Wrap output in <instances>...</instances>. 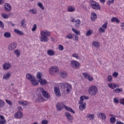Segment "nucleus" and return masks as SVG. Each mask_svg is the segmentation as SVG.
Listing matches in <instances>:
<instances>
[{"label":"nucleus","instance_id":"864d4df0","mask_svg":"<svg viewBox=\"0 0 124 124\" xmlns=\"http://www.w3.org/2000/svg\"><path fill=\"white\" fill-rule=\"evenodd\" d=\"M118 76H119V73L116 72H114L112 74V76H113V77H115V78L118 77Z\"/></svg>","mask_w":124,"mask_h":124},{"label":"nucleus","instance_id":"9b49d317","mask_svg":"<svg viewBox=\"0 0 124 124\" xmlns=\"http://www.w3.org/2000/svg\"><path fill=\"white\" fill-rule=\"evenodd\" d=\"M23 112L18 111L15 114L14 117L15 119H22L23 118Z\"/></svg>","mask_w":124,"mask_h":124},{"label":"nucleus","instance_id":"ea45409f","mask_svg":"<svg viewBox=\"0 0 124 124\" xmlns=\"http://www.w3.org/2000/svg\"><path fill=\"white\" fill-rule=\"evenodd\" d=\"M36 77L38 80H41V79H42V74L41 73H38Z\"/></svg>","mask_w":124,"mask_h":124},{"label":"nucleus","instance_id":"c85d7f7f","mask_svg":"<svg viewBox=\"0 0 124 124\" xmlns=\"http://www.w3.org/2000/svg\"><path fill=\"white\" fill-rule=\"evenodd\" d=\"M92 45L95 47V48H98L99 47V42L97 41H93L92 43Z\"/></svg>","mask_w":124,"mask_h":124},{"label":"nucleus","instance_id":"b1692460","mask_svg":"<svg viewBox=\"0 0 124 124\" xmlns=\"http://www.w3.org/2000/svg\"><path fill=\"white\" fill-rule=\"evenodd\" d=\"M66 38L68 39H73L74 38V34L70 33L66 35Z\"/></svg>","mask_w":124,"mask_h":124},{"label":"nucleus","instance_id":"1a4fd4ad","mask_svg":"<svg viewBox=\"0 0 124 124\" xmlns=\"http://www.w3.org/2000/svg\"><path fill=\"white\" fill-rule=\"evenodd\" d=\"M65 116L68 119V121L69 123H73V121H72V120H73V116H72L69 112H66L65 113Z\"/></svg>","mask_w":124,"mask_h":124},{"label":"nucleus","instance_id":"e433bc0d","mask_svg":"<svg viewBox=\"0 0 124 124\" xmlns=\"http://www.w3.org/2000/svg\"><path fill=\"white\" fill-rule=\"evenodd\" d=\"M30 12L32 14H36L37 13V10L36 9H32L30 10Z\"/></svg>","mask_w":124,"mask_h":124},{"label":"nucleus","instance_id":"7ed1b4c3","mask_svg":"<svg viewBox=\"0 0 124 124\" xmlns=\"http://www.w3.org/2000/svg\"><path fill=\"white\" fill-rule=\"evenodd\" d=\"M97 87L95 86H92L89 87L88 89V93L89 94L92 95V96H94L96 95V93H97Z\"/></svg>","mask_w":124,"mask_h":124},{"label":"nucleus","instance_id":"7c9ffc66","mask_svg":"<svg viewBox=\"0 0 124 124\" xmlns=\"http://www.w3.org/2000/svg\"><path fill=\"white\" fill-rule=\"evenodd\" d=\"M113 93H120L121 92H123V89L122 88H117L113 90Z\"/></svg>","mask_w":124,"mask_h":124},{"label":"nucleus","instance_id":"680f3d73","mask_svg":"<svg viewBox=\"0 0 124 124\" xmlns=\"http://www.w3.org/2000/svg\"><path fill=\"white\" fill-rule=\"evenodd\" d=\"M87 80H88L89 81H90V82H92V81H93V77H90L89 76V77H88V78H87Z\"/></svg>","mask_w":124,"mask_h":124},{"label":"nucleus","instance_id":"c9c22d12","mask_svg":"<svg viewBox=\"0 0 124 124\" xmlns=\"http://www.w3.org/2000/svg\"><path fill=\"white\" fill-rule=\"evenodd\" d=\"M109 122L111 124H115L116 123V118L115 117H112L109 119Z\"/></svg>","mask_w":124,"mask_h":124},{"label":"nucleus","instance_id":"a18cd8bd","mask_svg":"<svg viewBox=\"0 0 124 124\" xmlns=\"http://www.w3.org/2000/svg\"><path fill=\"white\" fill-rule=\"evenodd\" d=\"M83 76H84V78L88 79V78H89V77L90 76V74H89L87 73H83Z\"/></svg>","mask_w":124,"mask_h":124},{"label":"nucleus","instance_id":"09e8293b","mask_svg":"<svg viewBox=\"0 0 124 124\" xmlns=\"http://www.w3.org/2000/svg\"><path fill=\"white\" fill-rule=\"evenodd\" d=\"M5 101H6V103H7V104H8L9 105H10L11 106L13 105V103H12V102H11V101H10L8 99H6Z\"/></svg>","mask_w":124,"mask_h":124},{"label":"nucleus","instance_id":"6e6552de","mask_svg":"<svg viewBox=\"0 0 124 124\" xmlns=\"http://www.w3.org/2000/svg\"><path fill=\"white\" fill-rule=\"evenodd\" d=\"M12 8V7L9 3H6L4 4V11H6V12H10V11H11Z\"/></svg>","mask_w":124,"mask_h":124},{"label":"nucleus","instance_id":"6ab92c4d","mask_svg":"<svg viewBox=\"0 0 124 124\" xmlns=\"http://www.w3.org/2000/svg\"><path fill=\"white\" fill-rule=\"evenodd\" d=\"M64 109L66 110V111H68V112H71V113H73V114H75V111L73 110V109L72 108H70L69 107H68L66 106H64Z\"/></svg>","mask_w":124,"mask_h":124},{"label":"nucleus","instance_id":"69168bd1","mask_svg":"<svg viewBox=\"0 0 124 124\" xmlns=\"http://www.w3.org/2000/svg\"><path fill=\"white\" fill-rule=\"evenodd\" d=\"M121 27H122V29L123 31H124V23H122L121 24Z\"/></svg>","mask_w":124,"mask_h":124},{"label":"nucleus","instance_id":"4be33fe9","mask_svg":"<svg viewBox=\"0 0 124 124\" xmlns=\"http://www.w3.org/2000/svg\"><path fill=\"white\" fill-rule=\"evenodd\" d=\"M39 82L41 85H42L43 86H44V85H46V84H47V80L46 79H43V78L39 79Z\"/></svg>","mask_w":124,"mask_h":124},{"label":"nucleus","instance_id":"338daca9","mask_svg":"<svg viewBox=\"0 0 124 124\" xmlns=\"http://www.w3.org/2000/svg\"><path fill=\"white\" fill-rule=\"evenodd\" d=\"M0 118L1 120H5L4 119V116H2V115H0Z\"/></svg>","mask_w":124,"mask_h":124},{"label":"nucleus","instance_id":"0e129e2a","mask_svg":"<svg viewBox=\"0 0 124 124\" xmlns=\"http://www.w3.org/2000/svg\"><path fill=\"white\" fill-rule=\"evenodd\" d=\"M28 105V103H27L26 101H24L23 102L22 105H23L24 106H26Z\"/></svg>","mask_w":124,"mask_h":124},{"label":"nucleus","instance_id":"774afa93","mask_svg":"<svg viewBox=\"0 0 124 124\" xmlns=\"http://www.w3.org/2000/svg\"><path fill=\"white\" fill-rule=\"evenodd\" d=\"M116 124H124L123 122H120V121H117L116 122Z\"/></svg>","mask_w":124,"mask_h":124},{"label":"nucleus","instance_id":"a211bd4d","mask_svg":"<svg viewBox=\"0 0 124 124\" xmlns=\"http://www.w3.org/2000/svg\"><path fill=\"white\" fill-rule=\"evenodd\" d=\"M10 76H11V74L9 73L5 74L3 75V79H4V80H8V79L10 78Z\"/></svg>","mask_w":124,"mask_h":124},{"label":"nucleus","instance_id":"f03ea898","mask_svg":"<svg viewBox=\"0 0 124 124\" xmlns=\"http://www.w3.org/2000/svg\"><path fill=\"white\" fill-rule=\"evenodd\" d=\"M60 85L61 89H63L64 91H66L67 93H70V91H71V89H72V87L70 84L64 82L63 83H61Z\"/></svg>","mask_w":124,"mask_h":124},{"label":"nucleus","instance_id":"c756f323","mask_svg":"<svg viewBox=\"0 0 124 124\" xmlns=\"http://www.w3.org/2000/svg\"><path fill=\"white\" fill-rule=\"evenodd\" d=\"M14 53L15 54V55H16V56H17V58H19V57L21 56V52L20 51V50L19 49H16V50H15Z\"/></svg>","mask_w":124,"mask_h":124},{"label":"nucleus","instance_id":"473e14b6","mask_svg":"<svg viewBox=\"0 0 124 124\" xmlns=\"http://www.w3.org/2000/svg\"><path fill=\"white\" fill-rule=\"evenodd\" d=\"M4 36L6 38H9L10 37H11V33L9 32H5L4 33Z\"/></svg>","mask_w":124,"mask_h":124},{"label":"nucleus","instance_id":"393cba45","mask_svg":"<svg viewBox=\"0 0 124 124\" xmlns=\"http://www.w3.org/2000/svg\"><path fill=\"white\" fill-rule=\"evenodd\" d=\"M31 84L33 86H37L39 83V80H36L35 79L31 80Z\"/></svg>","mask_w":124,"mask_h":124},{"label":"nucleus","instance_id":"79ce46f5","mask_svg":"<svg viewBox=\"0 0 124 124\" xmlns=\"http://www.w3.org/2000/svg\"><path fill=\"white\" fill-rule=\"evenodd\" d=\"M44 99H43V97H42V95L41 94H39L38 95V100L39 101V102H42Z\"/></svg>","mask_w":124,"mask_h":124},{"label":"nucleus","instance_id":"dca6fc26","mask_svg":"<svg viewBox=\"0 0 124 124\" xmlns=\"http://www.w3.org/2000/svg\"><path fill=\"white\" fill-rule=\"evenodd\" d=\"M91 19H92V22H94V21H95L96 19H97V15L95 14V13L92 12L91 13Z\"/></svg>","mask_w":124,"mask_h":124},{"label":"nucleus","instance_id":"4c0bfd02","mask_svg":"<svg viewBox=\"0 0 124 124\" xmlns=\"http://www.w3.org/2000/svg\"><path fill=\"white\" fill-rule=\"evenodd\" d=\"M38 6H39V7H40L42 10H44V9H45V7H44V6H43V4L41 2H39L38 3Z\"/></svg>","mask_w":124,"mask_h":124},{"label":"nucleus","instance_id":"f704fd0d","mask_svg":"<svg viewBox=\"0 0 124 124\" xmlns=\"http://www.w3.org/2000/svg\"><path fill=\"white\" fill-rule=\"evenodd\" d=\"M20 24L21 27L23 28H26V20L23 19L20 20Z\"/></svg>","mask_w":124,"mask_h":124},{"label":"nucleus","instance_id":"f257e3e1","mask_svg":"<svg viewBox=\"0 0 124 124\" xmlns=\"http://www.w3.org/2000/svg\"><path fill=\"white\" fill-rule=\"evenodd\" d=\"M51 33L48 31L41 32V36L40 37V41L41 42H47L49 41V38L47 36H49Z\"/></svg>","mask_w":124,"mask_h":124},{"label":"nucleus","instance_id":"37998d69","mask_svg":"<svg viewBox=\"0 0 124 124\" xmlns=\"http://www.w3.org/2000/svg\"><path fill=\"white\" fill-rule=\"evenodd\" d=\"M1 17L4 19H8L9 16L8 15H6L5 14H1Z\"/></svg>","mask_w":124,"mask_h":124},{"label":"nucleus","instance_id":"20e7f679","mask_svg":"<svg viewBox=\"0 0 124 124\" xmlns=\"http://www.w3.org/2000/svg\"><path fill=\"white\" fill-rule=\"evenodd\" d=\"M89 3L93 9H95V10H100L101 9L99 4L95 1L90 0Z\"/></svg>","mask_w":124,"mask_h":124},{"label":"nucleus","instance_id":"58836bf2","mask_svg":"<svg viewBox=\"0 0 124 124\" xmlns=\"http://www.w3.org/2000/svg\"><path fill=\"white\" fill-rule=\"evenodd\" d=\"M101 115V118L102 120H105L106 119V115L103 113H100L99 116Z\"/></svg>","mask_w":124,"mask_h":124},{"label":"nucleus","instance_id":"2f4dec72","mask_svg":"<svg viewBox=\"0 0 124 124\" xmlns=\"http://www.w3.org/2000/svg\"><path fill=\"white\" fill-rule=\"evenodd\" d=\"M111 21L112 22V23H114V22H116L117 24H119L120 23V20L118 18L113 17L111 19Z\"/></svg>","mask_w":124,"mask_h":124},{"label":"nucleus","instance_id":"f8f14e48","mask_svg":"<svg viewBox=\"0 0 124 124\" xmlns=\"http://www.w3.org/2000/svg\"><path fill=\"white\" fill-rule=\"evenodd\" d=\"M42 95L45 97V98H47V99H49L50 98V94L48 93V92H47L45 90L42 91Z\"/></svg>","mask_w":124,"mask_h":124},{"label":"nucleus","instance_id":"3c124183","mask_svg":"<svg viewBox=\"0 0 124 124\" xmlns=\"http://www.w3.org/2000/svg\"><path fill=\"white\" fill-rule=\"evenodd\" d=\"M114 1H115V0H108V4L110 6L112 3H114Z\"/></svg>","mask_w":124,"mask_h":124},{"label":"nucleus","instance_id":"6e6d98bb","mask_svg":"<svg viewBox=\"0 0 124 124\" xmlns=\"http://www.w3.org/2000/svg\"><path fill=\"white\" fill-rule=\"evenodd\" d=\"M93 33V31H87L86 33V36H90Z\"/></svg>","mask_w":124,"mask_h":124},{"label":"nucleus","instance_id":"9d476101","mask_svg":"<svg viewBox=\"0 0 124 124\" xmlns=\"http://www.w3.org/2000/svg\"><path fill=\"white\" fill-rule=\"evenodd\" d=\"M108 88L112 89V90H114V89H116V88H119V87H120L119 84L114 83H108Z\"/></svg>","mask_w":124,"mask_h":124},{"label":"nucleus","instance_id":"c03bdc74","mask_svg":"<svg viewBox=\"0 0 124 124\" xmlns=\"http://www.w3.org/2000/svg\"><path fill=\"white\" fill-rule=\"evenodd\" d=\"M84 99V96H81L80 98V101L78 102V104H83Z\"/></svg>","mask_w":124,"mask_h":124},{"label":"nucleus","instance_id":"a19ab883","mask_svg":"<svg viewBox=\"0 0 124 124\" xmlns=\"http://www.w3.org/2000/svg\"><path fill=\"white\" fill-rule=\"evenodd\" d=\"M107 80L108 82H111L113 80V78L111 77V75H108Z\"/></svg>","mask_w":124,"mask_h":124},{"label":"nucleus","instance_id":"423d86ee","mask_svg":"<svg viewBox=\"0 0 124 124\" xmlns=\"http://www.w3.org/2000/svg\"><path fill=\"white\" fill-rule=\"evenodd\" d=\"M58 72H59V68H58V67H51L49 69V73L51 75H55V74H58Z\"/></svg>","mask_w":124,"mask_h":124},{"label":"nucleus","instance_id":"de8ad7c7","mask_svg":"<svg viewBox=\"0 0 124 124\" xmlns=\"http://www.w3.org/2000/svg\"><path fill=\"white\" fill-rule=\"evenodd\" d=\"M15 32L16 34L20 36L24 35V32L23 31H16Z\"/></svg>","mask_w":124,"mask_h":124},{"label":"nucleus","instance_id":"8fccbe9b","mask_svg":"<svg viewBox=\"0 0 124 124\" xmlns=\"http://www.w3.org/2000/svg\"><path fill=\"white\" fill-rule=\"evenodd\" d=\"M0 28L2 29H4V24L3 22L0 20Z\"/></svg>","mask_w":124,"mask_h":124},{"label":"nucleus","instance_id":"f3484780","mask_svg":"<svg viewBox=\"0 0 124 124\" xmlns=\"http://www.w3.org/2000/svg\"><path fill=\"white\" fill-rule=\"evenodd\" d=\"M54 93L57 96H60L61 95V92L60 91V88L55 87L54 88Z\"/></svg>","mask_w":124,"mask_h":124},{"label":"nucleus","instance_id":"aec40b11","mask_svg":"<svg viewBox=\"0 0 124 124\" xmlns=\"http://www.w3.org/2000/svg\"><path fill=\"white\" fill-rule=\"evenodd\" d=\"M60 74L61 77H62V78H65L66 77H67V73L65 71H61L60 72Z\"/></svg>","mask_w":124,"mask_h":124},{"label":"nucleus","instance_id":"39448f33","mask_svg":"<svg viewBox=\"0 0 124 124\" xmlns=\"http://www.w3.org/2000/svg\"><path fill=\"white\" fill-rule=\"evenodd\" d=\"M71 66L74 69H79L80 68V66L81 64L77 61L73 60L70 63Z\"/></svg>","mask_w":124,"mask_h":124},{"label":"nucleus","instance_id":"ddd939ff","mask_svg":"<svg viewBox=\"0 0 124 124\" xmlns=\"http://www.w3.org/2000/svg\"><path fill=\"white\" fill-rule=\"evenodd\" d=\"M16 47H17V44L16 43H13L10 45V46L8 47V49L10 51H12V50H14Z\"/></svg>","mask_w":124,"mask_h":124},{"label":"nucleus","instance_id":"412c9836","mask_svg":"<svg viewBox=\"0 0 124 124\" xmlns=\"http://www.w3.org/2000/svg\"><path fill=\"white\" fill-rule=\"evenodd\" d=\"M47 54L48 56H54L55 55V51L53 50V49H49L47 51Z\"/></svg>","mask_w":124,"mask_h":124},{"label":"nucleus","instance_id":"bf43d9fd","mask_svg":"<svg viewBox=\"0 0 124 124\" xmlns=\"http://www.w3.org/2000/svg\"><path fill=\"white\" fill-rule=\"evenodd\" d=\"M113 101H114V103H119V102H120V101H119V99H118L116 98H114Z\"/></svg>","mask_w":124,"mask_h":124},{"label":"nucleus","instance_id":"0eeeda50","mask_svg":"<svg viewBox=\"0 0 124 124\" xmlns=\"http://www.w3.org/2000/svg\"><path fill=\"white\" fill-rule=\"evenodd\" d=\"M65 106L66 105L63 103H58L56 106V110H57L58 111H62V109L64 108V106Z\"/></svg>","mask_w":124,"mask_h":124},{"label":"nucleus","instance_id":"a878e982","mask_svg":"<svg viewBox=\"0 0 124 124\" xmlns=\"http://www.w3.org/2000/svg\"><path fill=\"white\" fill-rule=\"evenodd\" d=\"M86 117L90 119V121H93V120L94 118V114H92L91 113L88 114Z\"/></svg>","mask_w":124,"mask_h":124},{"label":"nucleus","instance_id":"4d7b16f0","mask_svg":"<svg viewBox=\"0 0 124 124\" xmlns=\"http://www.w3.org/2000/svg\"><path fill=\"white\" fill-rule=\"evenodd\" d=\"M41 124H48V121L46 120H43L41 122Z\"/></svg>","mask_w":124,"mask_h":124},{"label":"nucleus","instance_id":"4468645a","mask_svg":"<svg viewBox=\"0 0 124 124\" xmlns=\"http://www.w3.org/2000/svg\"><path fill=\"white\" fill-rule=\"evenodd\" d=\"M11 67V64L9 63H5L3 65V68L4 70H8Z\"/></svg>","mask_w":124,"mask_h":124},{"label":"nucleus","instance_id":"bb28decb","mask_svg":"<svg viewBox=\"0 0 124 124\" xmlns=\"http://www.w3.org/2000/svg\"><path fill=\"white\" fill-rule=\"evenodd\" d=\"M75 22L76 23L75 24L76 28H79L81 25V21L80 19H76Z\"/></svg>","mask_w":124,"mask_h":124},{"label":"nucleus","instance_id":"052dcab7","mask_svg":"<svg viewBox=\"0 0 124 124\" xmlns=\"http://www.w3.org/2000/svg\"><path fill=\"white\" fill-rule=\"evenodd\" d=\"M36 28H37L36 24H34L33 26V27L31 29V31H36Z\"/></svg>","mask_w":124,"mask_h":124},{"label":"nucleus","instance_id":"2eb2a0df","mask_svg":"<svg viewBox=\"0 0 124 124\" xmlns=\"http://www.w3.org/2000/svg\"><path fill=\"white\" fill-rule=\"evenodd\" d=\"M26 77V79H28L29 81H31L34 80V79H35V78L33 76L31 75V74H27Z\"/></svg>","mask_w":124,"mask_h":124},{"label":"nucleus","instance_id":"49530a36","mask_svg":"<svg viewBox=\"0 0 124 124\" xmlns=\"http://www.w3.org/2000/svg\"><path fill=\"white\" fill-rule=\"evenodd\" d=\"M107 26H108V22H106L103 25H102V28L103 29H104L105 30H106L107 29Z\"/></svg>","mask_w":124,"mask_h":124},{"label":"nucleus","instance_id":"603ef678","mask_svg":"<svg viewBox=\"0 0 124 124\" xmlns=\"http://www.w3.org/2000/svg\"><path fill=\"white\" fill-rule=\"evenodd\" d=\"M58 47L60 51H62V50H63V46H62V45H59Z\"/></svg>","mask_w":124,"mask_h":124},{"label":"nucleus","instance_id":"5701e85b","mask_svg":"<svg viewBox=\"0 0 124 124\" xmlns=\"http://www.w3.org/2000/svg\"><path fill=\"white\" fill-rule=\"evenodd\" d=\"M75 33L76 34H74V40H75L76 41H78V34H80V32L79 31H75Z\"/></svg>","mask_w":124,"mask_h":124},{"label":"nucleus","instance_id":"72a5a7b5","mask_svg":"<svg viewBox=\"0 0 124 124\" xmlns=\"http://www.w3.org/2000/svg\"><path fill=\"white\" fill-rule=\"evenodd\" d=\"M67 11L68 12H74L75 11V8L69 6L68 7Z\"/></svg>","mask_w":124,"mask_h":124},{"label":"nucleus","instance_id":"cd10ccee","mask_svg":"<svg viewBox=\"0 0 124 124\" xmlns=\"http://www.w3.org/2000/svg\"><path fill=\"white\" fill-rule=\"evenodd\" d=\"M79 109L80 110V111H83V110L86 109V103L81 104V105H80L79 107Z\"/></svg>","mask_w":124,"mask_h":124},{"label":"nucleus","instance_id":"e2e57ef3","mask_svg":"<svg viewBox=\"0 0 124 124\" xmlns=\"http://www.w3.org/2000/svg\"><path fill=\"white\" fill-rule=\"evenodd\" d=\"M99 31H105V29L102 28H100L99 29Z\"/></svg>","mask_w":124,"mask_h":124},{"label":"nucleus","instance_id":"5fc2aeb1","mask_svg":"<svg viewBox=\"0 0 124 124\" xmlns=\"http://www.w3.org/2000/svg\"><path fill=\"white\" fill-rule=\"evenodd\" d=\"M72 57H73L74 58H76V59H79V56H78V54L76 53L73 54Z\"/></svg>","mask_w":124,"mask_h":124},{"label":"nucleus","instance_id":"13d9d810","mask_svg":"<svg viewBox=\"0 0 124 124\" xmlns=\"http://www.w3.org/2000/svg\"><path fill=\"white\" fill-rule=\"evenodd\" d=\"M6 123V120H0V124H5Z\"/></svg>","mask_w":124,"mask_h":124}]
</instances>
